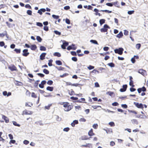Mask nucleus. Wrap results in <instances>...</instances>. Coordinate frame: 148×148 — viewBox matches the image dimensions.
Returning a JSON list of instances; mask_svg holds the SVG:
<instances>
[{"instance_id": "nucleus-27", "label": "nucleus", "mask_w": 148, "mask_h": 148, "mask_svg": "<svg viewBox=\"0 0 148 148\" xmlns=\"http://www.w3.org/2000/svg\"><path fill=\"white\" fill-rule=\"evenodd\" d=\"M141 47V44L140 43L137 44L136 45V47L137 49H139Z\"/></svg>"}, {"instance_id": "nucleus-28", "label": "nucleus", "mask_w": 148, "mask_h": 148, "mask_svg": "<svg viewBox=\"0 0 148 148\" xmlns=\"http://www.w3.org/2000/svg\"><path fill=\"white\" fill-rule=\"evenodd\" d=\"M105 20L104 19H101L100 20L99 23L101 25H102L105 22Z\"/></svg>"}, {"instance_id": "nucleus-20", "label": "nucleus", "mask_w": 148, "mask_h": 148, "mask_svg": "<svg viewBox=\"0 0 148 148\" xmlns=\"http://www.w3.org/2000/svg\"><path fill=\"white\" fill-rule=\"evenodd\" d=\"M89 138L86 136H84L81 137V139L82 140H86L88 139Z\"/></svg>"}, {"instance_id": "nucleus-56", "label": "nucleus", "mask_w": 148, "mask_h": 148, "mask_svg": "<svg viewBox=\"0 0 148 148\" xmlns=\"http://www.w3.org/2000/svg\"><path fill=\"white\" fill-rule=\"evenodd\" d=\"M128 34V32L126 30H124V34L125 35H127Z\"/></svg>"}, {"instance_id": "nucleus-24", "label": "nucleus", "mask_w": 148, "mask_h": 148, "mask_svg": "<svg viewBox=\"0 0 148 148\" xmlns=\"http://www.w3.org/2000/svg\"><path fill=\"white\" fill-rule=\"evenodd\" d=\"M53 89V87H52L48 86L47 88V90L50 91H52Z\"/></svg>"}, {"instance_id": "nucleus-55", "label": "nucleus", "mask_w": 148, "mask_h": 148, "mask_svg": "<svg viewBox=\"0 0 148 148\" xmlns=\"http://www.w3.org/2000/svg\"><path fill=\"white\" fill-rule=\"evenodd\" d=\"M37 74L39 76H40L41 77H43L44 76V75L43 74L40 73H38Z\"/></svg>"}, {"instance_id": "nucleus-46", "label": "nucleus", "mask_w": 148, "mask_h": 148, "mask_svg": "<svg viewBox=\"0 0 148 148\" xmlns=\"http://www.w3.org/2000/svg\"><path fill=\"white\" fill-rule=\"evenodd\" d=\"M129 84L130 86H132V87L134 86V85H133V81H130L129 83Z\"/></svg>"}, {"instance_id": "nucleus-54", "label": "nucleus", "mask_w": 148, "mask_h": 148, "mask_svg": "<svg viewBox=\"0 0 148 148\" xmlns=\"http://www.w3.org/2000/svg\"><path fill=\"white\" fill-rule=\"evenodd\" d=\"M16 142V141L15 140H10V144H11V143L14 144Z\"/></svg>"}, {"instance_id": "nucleus-22", "label": "nucleus", "mask_w": 148, "mask_h": 148, "mask_svg": "<svg viewBox=\"0 0 148 148\" xmlns=\"http://www.w3.org/2000/svg\"><path fill=\"white\" fill-rule=\"evenodd\" d=\"M7 35L6 31H5L4 33L0 34V36L3 37L5 36H7Z\"/></svg>"}, {"instance_id": "nucleus-51", "label": "nucleus", "mask_w": 148, "mask_h": 148, "mask_svg": "<svg viewBox=\"0 0 148 148\" xmlns=\"http://www.w3.org/2000/svg\"><path fill=\"white\" fill-rule=\"evenodd\" d=\"M98 125L97 124H94L93 125V127L94 129H96L97 128Z\"/></svg>"}, {"instance_id": "nucleus-39", "label": "nucleus", "mask_w": 148, "mask_h": 148, "mask_svg": "<svg viewBox=\"0 0 148 148\" xmlns=\"http://www.w3.org/2000/svg\"><path fill=\"white\" fill-rule=\"evenodd\" d=\"M13 124L15 126H18L19 127L20 126V125L17 123L15 121H13Z\"/></svg>"}, {"instance_id": "nucleus-49", "label": "nucleus", "mask_w": 148, "mask_h": 148, "mask_svg": "<svg viewBox=\"0 0 148 148\" xmlns=\"http://www.w3.org/2000/svg\"><path fill=\"white\" fill-rule=\"evenodd\" d=\"M31 96L32 97L35 98H36L37 97V96L35 95V93L34 92L32 93Z\"/></svg>"}, {"instance_id": "nucleus-52", "label": "nucleus", "mask_w": 148, "mask_h": 148, "mask_svg": "<svg viewBox=\"0 0 148 148\" xmlns=\"http://www.w3.org/2000/svg\"><path fill=\"white\" fill-rule=\"evenodd\" d=\"M115 145V143L114 141H112L110 142V145L111 146H113Z\"/></svg>"}, {"instance_id": "nucleus-7", "label": "nucleus", "mask_w": 148, "mask_h": 148, "mask_svg": "<svg viewBox=\"0 0 148 148\" xmlns=\"http://www.w3.org/2000/svg\"><path fill=\"white\" fill-rule=\"evenodd\" d=\"M23 55L24 56H27L29 54V52H28V49H25L23 50Z\"/></svg>"}, {"instance_id": "nucleus-32", "label": "nucleus", "mask_w": 148, "mask_h": 148, "mask_svg": "<svg viewBox=\"0 0 148 148\" xmlns=\"http://www.w3.org/2000/svg\"><path fill=\"white\" fill-rule=\"evenodd\" d=\"M108 65L111 67H114V64L113 63H110L108 64Z\"/></svg>"}, {"instance_id": "nucleus-35", "label": "nucleus", "mask_w": 148, "mask_h": 148, "mask_svg": "<svg viewBox=\"0 0 148 148\" xmlns=\"http://www.w3.org/2000/svg\"><path fill=\"white\" fill-rule=\"evenodd\" d=\"M49 63H48V65L49 66H52V60H49Z\"/></svg>"}, {"instance_id": "nucleus-53", "label": "nucleus", "mask_w": 148, "mask_h": 148, "mask_svg": "<svg viewBox=\"0 0 148 148\" xmlns=\"http://www.w3.org/2000/svg\"><path fill=\"white\" fill-rule=\"evenodd\" d=\"M72 60L75 62L77 61V59L76 57H73L72 58Z\"/></svg>"}, {"instance_id": "nucleus-48", "label": "nucleus", "mask_w": 148, "mask_h": 148, "mask_svg": "<svg viewBox=\"0 0 148 148\" xmlns=\"http://www.w3.org/2000/svg\"><path fill=\"white\" fill-rule=\"evenodd\" d=\"M109 124L111 126H114V123L113 122H110L109 123Z\"/></svg>"}, {"instance_id": "nucleus-9", "label": "nucleus", "mask_w": 148, "mask_h": 148, "mask_svg": "<svg viewBox=\"0 0 148 148\" xmlns=\"http://www.w3.org/2000/svg\"><path fill=\"white\" fill-rule=\"evenodd\" d=\"M127 87V85L126 84L123 85V88L120 89V91L121 92H124L126 91Z\"/></svg>"}, {"instance_id": "nucleus-12", "label": "nucleus", "mask_w": 148, "mask_h": 148, "mask_svg": "<svg viewBox=\"0 0 148 148\" xmlns=\"http://www.w3.org/2000/svg\"><path fill=\"white\" fill-rule=\"evenodd\" d=\"M82 147H88L89 148H92V145L91 144L87 143L86 145H82L81 146Z\"/></svg>"}, {"instance_id": "nucleus-47", "label": "nucleus", "mask_w": 148, "mask_h": 148, "mask_svg": "<svg viewBox=\"0 0 148 148\" xmlns=\"http://www.w3.org/2000/svg\"><path fill=\"white\" fill-rule=\"evenodd\" d=\"M54 33L55 34L58 35H60L61 34V33L58 31L55 30L54 31Z\"/></svg>"}, {"instance_id": "nucleus-60", "label": "nucleus", "mask_w": 148, "mask_h": 148, "mask_svg": "<svg viewBox=\"0 0 148 148\" xmlns=\"http://www.w3.org/2000/svg\"><path fill=\"white\" fill-rule=\"evenodd\" d=\"M106 4V5L110 7H112L113 6L112 4L111 3H107Z\"/></svg>"}, {"instance_id": "nucleus-13", "label": "nucleus", "mask_w": 148, "mask_h": 148, "mask_svg": "<svg viewBox=\"0 0 148 148\" xmlns=\"http://www.w3.org/2000/svg\"><path fill=\"white\" fill-rule=\"evenodd\" d=\"M46 10L45 8H41L38 11V13H39L40 15L42 14V12H45Z\"/></svg>"}, {"instance_id": "nucleus-40", "label": "nucleus", "mask_w": 148, "mask_h": 148, "mask_svg": "<svg viewBox=\"0 0 148 148\" xmlns=\"http://www.w3.org/2000/svg\"><path fill=\"white\" fill-rule=\"evenodd\" d=\"M36 25L40 27H42L43 26L42 24L40 22H37L36 23Z\"/></svg>"}, {"instance_id": "nucleus-15", "label": "nucleus", "mask_w": 148, "mask_h": 148, "mask_svg": "<svg viewBox=\"0 0 148 148\" xmlns=\"http://www.w3.org/2000/svg\"><path fill=\"white\" fill-rule=\"evenodd\" d=\"M9 68L11 71H16L17 70L16 67L14 65L10 66Z\"/></svg>"}, {"instance_id": "nucleus-19", "label": "nucleus", "mask_w": 148, "mask_h": 148, "mask_svg": "<svg viewBox=\"0 0 148 148\" xmlns=\"http://www.w3.org/2000/svg\"><path fill=\"white\" fill-rule=\"evenodd\" d=\"M123 36V34L122 32H120L119 33L116 35V37L119 38H121Z\"/></svg>"}, {"instance_id": "nucleus-50", "label": "nucleus", "mask_w": 148, "mask_h": 148, "mask_svg": "<svg viewBox=\"0 0 148 148\" xmlns=\"http://www.w3.org/2000/svg\"><path fill=\"white\" fill-rule=\"evenodd\" d=\"M101 11H102L103 12H107V13H109L112 12L111 11H110L107 10H101Z\"/></svg>"}, {"instance_id": "nucleus-16", "label": "nucleus", "mask_w": 148, "mask_h": 148, "mask_svg": "<svg viewBox=\"0 0 148 148\" xmlns=\"http://www.w3.org/2000/svg\"><path fill=\"white\" fill-rule=\"evenodd\" d=\"M2 118L4 119V120L5 121L6 123H7L8 122H9V119L6 116H5L4 115H2Z\"/></svg>"}, {"instance_id": "nucleus-10", "label": "nucleus", "mask_w": 148, "mask_h": 148, "mask_svg": "<svg viewBox=\"0 0 148 148\" xmlns=\"http://www.w3.org/2000/svg\"><path fill=\"white\" fill-rule=\"evenodd\" d=\"M146 90V88H145L143 86L142 88H140L137 89V91L139 93H140L141 91L143 92L145 91Z\"/></svg>"}, {"instance_id": "nucleus-62", "label": "nucleus", "mask_w": 148, "mask_h": 148, "mask_svg": "<svg viewBox=\"0 0 148 148\" xmlns=\"http://www.w3.org/2000/svg\"><path fill=\"white\" fill-rule=\"evenodd\" d=\"M130 90L131 92H134L136 90V89L133 88H130Z\"/></svg>"}, {"instance_id": "nucleus-26", "label": "nucleus", "mask_w": 148, "mask_h": 148, "mask_svg": "<svg viewBox=\"0 0 148 148\" xmlns=\"http://www.w3.org/2000/svg\"><path fill=\"white\" fill-rule=\"evenodd\" d=\"M36 39L39 42H41L42 40V39L39 36H36Z\"/></svg>"}, {"instance_id": "nucleus-57", "label": "nucleus", "mask_w": 148, "mask_h": 148, "mask_svg": "<svg viewBox=\"0 0 148 148\" xmlns=\"http://www.w3.org/2000/svg\"><path fill=\"white\" fill-rule=\"evenodd\" d=\"M36 123L37 124H39L40 125H42V122L41 121H37L36 122Z\"/></svg>"}, {"instance_id": "nucleus-11", "label": "nucleus", "mask_w": 148, "mask_h": 148, "mask_svg": "<svg viewBox=\"0 0 148 148\" xmlns=\"http://www.w3.org/2000/svg\"><path fill=\"white\" fill-rule=\"evenodd\" d=\"M73 106L71 105H69L68 106L65 108L64 109L65 111H68L73 108Z\"/></svg>"}, {"instance_id": "nucleus-61", "label": "nucleus", "mask_w": 148, "mask_h": 148, "mask_svg": "<svg viewBox=\"0 0 148 148\" xmlns=\"http://www.w3.org/2000/svg\"><path fill=\"white\" fill-rule=\"evenodd\" d=\"M71 53L73 56H76L77 55V53L75 51H71Z\"/></svg>"}, {"instance_id": "nucleus-41", "label": "nucleus", "mask_w": 148, "mask_h": 148, "mask_svg": "<svg viewBox=\"0 0 148 148\" xmlns=\"http://www.w3.org/2000/svg\"><path fill=\"white\" fill-rule=\"evenodd\" d=\"M134 12V10L132 11H128L127 12V13L130 15H131L132 14H133Z\"/></svg>"}, {"instance_id": "nucleus-45", "label": "nucleus", "mask_w": 148, "mask_h": 148, "mask_svg": "<svg viewBox=\"0 0 148 148\" xmlns=\"http://www.w3.org/2000/svg\"><path fill=\"white\" fill-rule=\"evenodd\" d=\"M27 13L29 15H31L32 14V11L28 10L27 11Z\"/></svg>"}, {"instance_id": "nucleus-31", "label": "nucleus", "mask_w": 148, "mask_h": 148, "mask_svg": "<svg viewBox=\"0 0 148 148\" xmlns=\"http://www.w3.org/2000/svg\"><path fill=\"white\" fill-rule=\"evenodd\" d=\"M43 72L44 73L46 74H49V71L47 70L46 69H44L43 70Z\"/></svg>"}, {"instance_id": "nucleus-42", "label": "nucleus", "mask_w": 148, "mask_h": 148, "mask_svg": "<svg viewBox=\"0 0 148 148\" xmlns=\"http://www.w3.org/2000/svg\"><path fill=\"white\" fill-rule=\"evenodd\" d=\"M65 22H66V23L67 24H70V20L67 18H66L65 19Z\"/></svg>"}, {"instance_id": "nucleus-17", "label": "nucleus", "mask_w": 148, "mask_h": 148, "mask_svg": "<svg viewBox=\"0 0 148 148\" xmlns=\"http://www.w3.org/2000/svg\"><path fill=\"white\" fill-rule=\"evenodd\" d=\"M78 123V121L77 120H75L73 122L71 123V125L73 127L75 126V124H77Z\"/></svg>"}, {"instance_id": "nucleus-64", "label": "nucleus", "mask_w": 148, "mask_h": 148, "mask_svg": "<svg viewBox=\"0 0 148 148\" xmlns=\"http://www.w3.org/2000/svg\"><path fill=\"white\" fill-rule=\"evenodd\" d=\"M131 61L133 63H134L135 62L134 58V57L132 58L131 59Z\"/></svg>"}, {"instance_id": "nucleus-36", "label": "nucleus", "mask_w": 148, "mask_h": 148, "mask_svg": "<svg viewBox=\"0 0 148 148\" xmlns=\"http://www.w3.org/2000/svg\"><path fill=\"white\" fill-rule=\"evenodd\" d=\"M114 93L113 92L110 91L106 93L107 94L109 95L110 96H112V95Z\"/></svg>"}, {"instance_id": "nucleus-59", "label": "nucleus", "mask_w": 148, "mask_h": 148, "mask_svg": "<svg viewBox=\"0 0 148 148\" xmlns=\"http://www.w3.org/2000/svg\"><path fill=\"white\" fill-rule=\"evenodd\" d=\"M29 143V141L26 140H25L23 142L24 143L25 145L28 144Z\"/></svg>"}, {"instance_id": "nucleus-34", "label": "nucleus", "mask_w": 148, "mask_h": 148, "mask_svg": "<svg viewBox=\"0 0 148 148\" xmlns=\"http://www.w3.org/2000/svg\"><path fill=\"white\" fill-rule=\"evenodd\" d=\"M14 51H15L17 53H20L21 52L20 49H14Z\"/></svg>"}, {"instance_id": "nucleus-25", "label": "nucleus", "mask_w": 148, "mask_h": 148, "mask_svg": "<svg viewBox=\"0 0 148 148\" xmlns=\"http://www.w3.org/2000/svg\"><path fill=\"white\" fill-rule=\"evenodd\" d=\"M56 63L57 65H60L62 64V63L61 62L60 60L56 61Z\"/></svg>"}, {"instance_id": "nucleus-18", "label": "nucleus", "mask_w": 148, "mask_h": 148, "mask_svg": "<svg viewBox=\"0 0 148 148\" xmlns=\"http://www.w3.org/2000/svg\"><path fill=\"white\" fill-rule=\"evenodd\" d=\"M36 46L35 45H32L30 47L31 49L32 50H35L36 48Z\"/></svg>"}, {"instance_id": "nucleus-5", "label": "nucleus", "mask_w": 148, "mask_h": 148, "mask_svg": "<svg viewBox=\"0 0 148 148\" xmlns=\"http://www.w3.org/2000/svg\"><path fill=\"white\" fill-rule=\"evenodd\" d=\"M66 84L67 86L68 85H71L73 86H78L79 85V84H72L70 82H66Z\"/></svg>"}, {"instance_id": "nucleus-6", "label": "nucleus", "mask_w": 148, "mask_h": 148, "mask_svg": "<svg viewBox=\"0 0 148 148\" xmlns=\"http://www.w3.org/2000/svg\"><path fill=\"white\" fill-rule=\"evenodd\" d=\"M63 44L61 45V47L63 49H66V47L68 45V43L65 41H63Z\"/></svg>"}, {"instance_id": "nucleus-3", "label": "nucleus", "mask_w": 148, "mask_h": 148, "mask_svg": "<svg viewBox=\"0 0 148 148\" xmlns=\"http://www.w3.org/2000/svg\"><path fill=\"white\" fill-rule=\"evenodd\" d=\"M134 104L138 108L143 109V105L142 103H138L134 102Z\"/></svg>"}, {"instance_id": "nucleus-14", "label": "nucleus", "mask_w": 148, "mask_h": 148, "mask_svg": "<svg viewBox=\"0 0 148 148\" xmlns=\"http://www.w3.org/2000/svg\"><path fill=\"white\" fill-rule=\"evenodd\" d=\"M46 53H42L40 56V59L41 60H43L46 55Z\"/></svg>"}, {"instance_id": "nucleus-63", "label": "nucleus", "mask_w": 148, "mask_h": 148, "mask_svg": "<svg viewBox=\"0 0 148 148\" xmlns=\"http://www.w3.org/2000/svg\"><path fill=\"white\" fill-rule=\"evenodd\" d=\"M109 48L108 47H105L103 48V50L105 51H107L108 50Z\"/></svg>"}, {"instance_id": "nucleus-29", "label": "nucleus", "mask_w": 148, "mask_h": 148, "mask_svg": "<svg viewBox=\"0 0 148 148\" xmlns=\"http://www.w3.org/2000/svg\"><path fill=\"white\" fill-rule=\"evenodd\" d=\"M40 50L41 51H45L46 50V48L43 46H41L40 47Z\"/></svg>"}, {"instance_id": "nucleus-1", "label": "nucleus", "mask_w": 148, "mask_h": 148, "mask_svg": "<svg viewBox=\"0 0 148 148\" xmlns=\"http://www.w3.org/2000/svg\"><path fill=\"white\" fill-rule=\"evenodd\" d=\"M110 29V27L107 24H105L104 25L103 27L100 29L101 32H106V34H108V29Z\"/></svg>"}, {"instance_id": "nucleus-58", "label": "nucleus", "mask_w": 148, "mask_h": 148, "mask_svg": "<svg viewBox=\"0 0 148 148\" xmlns=\"http://www.w3.org/2000/svg\"><path fill=\"white\" fill-rule=\"evenodd\" d=\"M121 107L125 108H126L127 107V106L126 104H122Z\"/></svg>"}, {"instance_id": "nucleus-33", "label": "nucleus", "mask_w": 148, "mask_h": 148, "mask_svg": "<svg viewBox=\"0 0 148 148\" xmlns=\"http://www.w3.org/2000/svg\"><path fill=\"white\" fill-rule=\"evenodd\" d=\"M52 17L54 19H58L59 17V16L56 15L54 14H53L52 15Z\"/></svg>"}, {"instance_id": "nucleus-37", "label": "nucleus", "mask_w": 148, "mask_h": 148, "mask_svg": "<svg viewBox=\"0 0 148 148\" xmlns=\"http://www.w3.org/2000/svg\"><path fill=\"white\" fill-rule=\"evenodd\" d=\"M103 110L105 111L106 112L108 111L109 112H111L112 113H114V112L110 111L108 109H107V110H106L105 109H103Z\"/></svg>"}, {"instance_id": "nucleus-2", "label": "nucleus", "mask_w": 148, "mask_h": 148, "mask_svg": "<svg viewBox=\"0 0 148 148\" xmlns=\"http://www.w3.org/2000/svg\"><path fill=\"white\" fill-rule=\"evenodd\" d=\"M123 49L122 48H119L118 49H116L114 50L115 53H118L120 55L122 54Z\"/></svg>"}, {"instance_id": "nucleus-23", "label": "nucleus", "mask_w": 148, "mask_h": 148, "mask_svg": "<svg viewBox=\"0 0 148 148\" xmlns=\"http://www.w3.org/2000/svg\"><path fill=\"white\" fill-rule=\"evenodd\" d=\"M90 42L93 44L96 45H98L97 41L96 40H90Z\"/></svg>"}, {"instance_id": "nucleus-43", "label": "nucleus", "mask_w": 148, "mask_h": 148, "mask_svg": "<svg viewBox=\"0 0 148 148\" xmlns=\"http://www.w3.org/2000/svg\"><path fill=\"white\" fill-rule=\"evenodd\" d=\"M75 108L76 110H81V108L80 106H75Z\"/></svg>"}, {"instance_id": "nucleus-38", "label": "nucleus", "mask_w": 148, "mask_h": 148, "mask_svg": "<svg viewBox=\"0 0 148 148\" xmlns=\"http://www.w3.org/2000/svg\"><path fill=\"white\" fill-rule=\"evenodd\" d=\"M53 81L51 80H49L47 82V84L48 85H52V84H53Z\"/></svg>"}, {"instance_id": "nucleus-8", "label": "nucleus", "mask_w": 148, "mask_h": 148, "mask_svg": "<svg viewBox=\"0 0 148 148\" xmlns=\"http://www.w3.org/2000/svg\"><path fill=\"white\" fill-rule=\"evenodd\" d=\"M32 114V112L31 111H27L25 110L23 111L22 114Z\"/></svg>"}, {"instance_id": "nucleus-44", "label": "nucleus", "mask_w": 148, "mask_h": 148, "mask_svg": "<svg viewBox=\"0 0 148 148\" xmlns=\"http://www.w3.org/2000/svg\"><path fill=\"white\" fill-rule=\"evenodd\" d=\"M94 68V67L91 65H89V66L88 67V69L90 70L93 69Z\"/></svg>"}, {"instance_id": "nucleus-30", "label": "nucleus", "mask_w": 148, "mask_h": 148, "mask_svg": "<svg viewBox=\"0 0 148 148\" xmlns=\"http://www.w3.org/2000/svg\"><path fill=\"white\" fill-rule=\"evenodd\" d=\"M54 55L55 56H57L58 57H60L61 56L60 54L58 52H55L54 53Z\"/></svg>"}, {"instance_id": "nucleus-21", "label": "nucleus", "mask_w": 148, "mask_h": 148, "mask_svg": "<svg viewBox=\"0 0 148 148\" xmlns=\"http://www.w3.org/2000/svg\"><path fill=\"white\" fill-rule=\"evenodd\" d=\"M88 134L90 136H92L95 134L93 132L92 130H90L88 132Z\"/></svg>"}, {"instance_id": "nucleus-4", "label": "nucleus", "mask_w": 148, "mask_h": 148, "mask_svg": "<svg viewBox=\"0 0 148 148\" xmlns=\"http://www.w3.org/2000/svg\"><path fill=\"white\" fill-rule=\"evenodd\" d=\"M138 72V73L141 74L144 76H145V75L146 73V71L142 69H139Z\"/></svg>"}]
</instances>
